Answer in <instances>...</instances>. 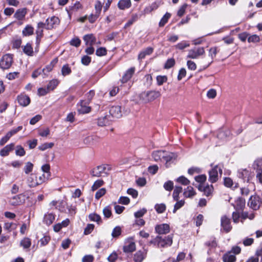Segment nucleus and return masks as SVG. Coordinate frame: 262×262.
I'll list each match as a JSON object with an SVG mask.
<instances>
[{"instance_id": "nucleus-1", "label": "nucleus", "mask_w": 262, "mask_h": 262, "mask_svg": "<svg viewBox=\"0 0 262 262\" xmlns=\"http://www.w3.org/2000/svg\"><path fill=\"white\" fill-rule=\"evenodd\" d=\"M151 157L156 162H165L166 167H169L170 164L176 159L174 154L161 150L154 151L151 154Z\"/></svg>"}, {"instance_id": "nucleus-2", "label": "nucleus", "mask_w": 262, "mask_h": 262, "mask_svg": "<svg viewBox=\"0 0 262 262\" xmlns=\"http://www.w3.org/2000/svg\"><path fill=\"white\" fill-rule=\"evenodd\" d=\"M149 243L158 248H165L171 245L172 238L170 235L166 236H157L151 239Z\"/></svg>"}, {"instance_id": "nucleus-3", "label": "nucleus", "mask_w": 262, "mask_h": 262, "mask_svg": "<svg viewBox=\"0 0 262 262\" xmlns=\"http://www.w3.org/2000/svg\"><path fill=\"white\" fill-rule=\"evenodd\" d=\"M160 96L161 93L159 91H152L142 92L140 94L139 97L143 103H147L154 100Z\"/></svg>"}, {"instance_id": "nucleus-4", "label": "nucleus", "mask_w": 262, "mask_h": 262, "mask_svg": "<svg viewBox=\"0 0 262 262\" xmlns=\"http://www.w3.org/2000/svg\"><path fill=\"white\" fill-rule=\"evenodd\" d=\"M13 62V56L11 54H6L0 59V68L3 70L10 69Z\"/></svg>"}, {"instance_id": "nucleus-5", "label": "nucleus", "mask_w": 262, "mask_h": 262, "mask_svg": "<svg viewBox=\"0 0 262 262\" xmlns=\"http://www.w3.org/2000/svg\"><path fill=\"white\" fill-rule=\"evenodd\" d=\"M111 170V167L107 165H101L93 168L90 172L93 177H99L103 174H106L107 172Z\"/></svg>"}, {"instance_id": "nucleus-6", "label": "nucleus", "mask_w": 262, "mask_h": 262, "mask_svg": "<svg viewBox=\"0 0 262 262\" xmlns=\"http://www.w3.org/2000/svg\"><path fill=\"white\" fill-rule=\"evenodd\" d=\"M219 174L221 176L222 174V168L219 165H215L209 171V181L212 183L217 181Z\"/></svg>"}, {"instance_id": "nucleus-7", "label": "nucleus", "mask_w": 262, "mask_h": 262, "mask_svg": "<svg viewBox=\"0 0 262 262\" xmlns=\"http://www.w3.org/2000/svg\"><path fill=\"white\" fill-rule=\"evenodd\" d=\"M205 53L203 47H195L188 51L187 58L191 59H198Z\"/></svg>"}, {"instance_id": "nucleus-8", "label": "nucleus", "mask_w": 262, "mask_h": 262, "mask_svg": "<svg viewBox=\"0 0 262 262\" xmlns=\"http://www.w3.org/2000/svg\"><path fill=\"white\" fill-rule=\"evenodd\" d=\"M261 200L260 197L257 195L251 196L250 198L248 205L250 208L254 210H257L259 209L261 204Z\"/></svg>"}, {"instance_id": "nucleus-9", "label": "nucleus", "mask_w": 262, "mask_h": 262, "mask_svg": "<svg viewBox=\"0 0 262 262\" xmlns=\"http://www.w3.org/2000/svg\"><path fill=\"white\" fill-rule=\"evenodd\" d=\"M46 22V29L50 30L56 27L59 25L60 20L58 17L54 16L47 18Z\"/></svg>"}, {"instance_id": "nucleus-10", "label": "nucleus", "mask_w": 262, "mask_h": 262, "mask_svg": "<svg viewBox=\"0 0 262 262\" xmlns=\"http://www.w3.org/2000/svg\"><path fill=\"white\" fill-rule=\"evenodd\" d=\"M147 255V250L143 249L138 250L133 256V260L134 262H142L146 258Z\"/></svg>"}, {"instance_id": "nucleus-11", "label": "nucleus", "mask_w": 262, "mask_h": 262, "mask_svg": "<svg viewBox=\"0 0 262 262\" xmlns=\"http://www.w3.org/2000/svg\"><path fill=\"white\" fill-rule=\"evenodd\" d=\"M112 122V117L110 115H105L98 119L97 124L100 126L109 125Z\"/></svg>"}, {"instance_id": "nucleus-12", "label": "nucleus", "mask_w": 262, "mask_h": 262, "mask_svg": "<svg viewBox=\"0 0 262 262\" xmlns=\"http://www.w3.org/2000/svg\"><path fill=\"white\" fill-rule=\"evenodd\" d=\"M24 201V196L22 194H18L10 198L9 203L12 206H17L23 203Z\"/></svg>"}, {"instance_id": "nucleus-13", "label": "nucleus", "mask_w": 262, "mask_h": 262, "mask_svg": "<svg viewBox=\"0 0 262 262\" xmlns=\"http://www.w3.org/2000/svg\"><path fill=\"white\" fill-rule=\"evenodd\" d=\"M221 226L223 230L226 232H229L232 229L230 225V220L226 215L222 217L221 220Z\"/></svg>"}, {"instance_id": "nucleus-14", "label": "nucleus", "mask_w": 262, "mask_h": 262, "mask_svg": "<svg viewBox=\"0 0 262 262\" xmlns=\"http://www.w3.org/2000/svg\"><path fill=\"white\" fill-rule=\"evenodd\" d=\"M88 104L89 102L86 101H81L79 103H78L77 110L78 112L81 114L89 113L91 111V108L88 106Z\"/></svg>"}, {"instance_id": "nucleus-15", "label": "nucleus", "mask_w": 262, "mask_h": 262, "mask_svg": "<svg viewBox=\"0 0 262 262\" xmlns=\"http://www.w3.org/2000/svg\"><path fill=\"white\" fill-rule=\"evenodd\" d=\"M155 230L159 234H166L169 232V225L167 224L158 225L155 227Z\"/></svg>"}, {"instance_id": "nucleus-16", "label": "nucleus", "mask_w": 262, "mask_h": 262, "mask_svg": "<svg viewBox=\"0 0 262 262\" xmlns=\"http://www.w3.org/2000/svg\"><path fill=\"white\" fill-rule=\"evenodd\" d=\"M250 172L246 169H240L237 171V177L244 181L248 182L250 180Z\"/></svg>"}, {"instance_id": "nucleus-17", "label": "nucleus", "mask_w": 262, "mask_h": 262, "mask_svg": "<svg viewBox=\"0 0 262 262\" xmlns=\"http://www.w3.org/2000/svg\"><path fill=\"white\" fill-rule=\"evenodd\" d=\"M110 115L111 117H114L119 118L122 116L121 107L120 106H113L110 110Z\"/></svg>"}, {"instance_id": "nucleus-18", "label": "nucleus", "mask_w": 262, "mask_h": 262, "mask_svg": "<svg viewBox=\"0 0 262 262\" xmlns=\"http://www.w3.org/2000/svg\"><path fill=\"white\" fill-rule=\"evenodd\" d=\"M199 189L203 191L205 195L209 196L213 192V187L212 185L207 184L206 186H203L202 184H200L199 186Z\"/></svg>"}, {"instance_id": "nucleus-19", "label": "nucleus", "mask_w": 262, "mask_h": 262, "mask_svg": "<svg viewBox=\"0 0 262 262\" xmlns=\"http://www.w3.org/2000/svg\"><path fill=\"white\" fill-rule=\"evenodd\" d=\"M27 183L30 187H35L38 186L37 174L35 173L30 174L27 178Z\"/></svg>"}, {"instance_id": "nucleus-20", "label": "nucleus", "mask_w": 262, "mask_h": 262, "mask_svg": "<svg viewBox=\"0 0 262 262\" xmlns=\"http://www.w3.org/2000/svg\"><path fill=\"white\" fill-rule=\"evenodd\" d=\"M135 71V68L132 67L128 69L123 75L121 81L122 83L127 82L132 77Z\"/></svg>"}, {"instance_id": "nucleus-21", "label": "nucleus", "mask_w": 262, "mask_h": 262, "mask_svg": "<svg viewBox=\"0 0 262 262\" xmlns=\"http://www.w3.org/2000/svg\"><path fill=\"white\" fill-rule=\"evenodd\" d=\"M17 101L18 103L23 106H27L30 103V99L29 97L23 94L17 96Z\"/></svg>"}, {"instance_id": "nucleus-22", "label": "nucleus", "mask_w": 262, "mask_h": 262, "mask_svg": "<svg viewBox=\"0 0 262 262\" xmlns=\"http://www.w3.org/2000/svg\"><path fill=\"white\" fill-rule=\"evenodd\" d=\"M83 39L87 46H92L96 43V38L93 34L85 35Z\"/></svg>"}, {"instance_id": "nucleus-23", "label": "nucleus", "mask_w": 262, "mask_h": 262, "mask_svg": "<svg viewBox=\"0 0 262 262\" xmlns=\"http://www.w3.org/2000/svg\"><path fill=\"white\" fill-rule=\"evenodd\" d=\"M14 143H10L7 145L0 150V155L2 157H6L9 155V152L13 150L14 148Z\"/></svg>"}, {"instance_id": "nucleus-24", "label": "nucleus", "mask_w": 262, "mask_h": 262, "mask_svg": "<svg viewBox=\"0 0 262 262\" xmlns=\"http://www.w3.org/2000/svg\"><path fill=\"white\" fill-rule=\"evenodd\" d=\"M230 135V131L227 129L220 130L217 134V137L219 139L225 141L229 139Z\"/></svg>"}, {"instance_id": "nucleus-25", "label": "nucleus", "mask_w": 262, "mask_h": 262, "mask_svg": "<svg viewBox=\"0 0 262 262\" xmlns=\"http://www.w3.org/2000/svg\"><path fill=\"white\" fill-rule=\"evenodd\" d=\"M27 14V9L26 8H21L17 10L16 12L14 15V17L19 20H22L24 19L26 15Z\"/></svg>"}, {"instance_id": "nucleus-26", "label": "nucleus", "mask_w": 262, "mask_h": 262, "mask_svg": "<svg viewBox=\"0 0 262 262\" xmlns=\"http://www.w3.org/2000/svg\"><path fill=\"white\" fill-rule=\"evenodd\" d=\"M136 249V245L134 242H129L126 243L123 247V251L125 253H130L135 251Z\"/></svg>"}, {"instance_id": "nucleus-27", "label": "nucleus", "mask_w": 262, "mask_h": 262, "mask_svg": "<svg viewBox=\"0 0 262 262\" xmlns=\"http://www.w3.org/2000/svg\"><path fill=\"white\" fill-rule=\"evenodd\" d=\"M55 217L53 213L48 212L44 215L43 221L46 225H50L54 221Z\"/></svg>"}, {"instance_id": "nucleus-28", "label": "nucleus", "mask_w": 262, "mask_h": 262, "mask_svg": "<svg viewBox=\"0 0 262 262\" xmlns=\"http://www.w3.org/2000/svg\"><path fill=\"white\" fill-rule=\"evenodd\" d=\"M34 28L30 25H27L22 31L24 36H29L34 34Z\"/></svg>"}, {"instance_id": "nucleus-29", "label": "nucleus", "mask_w": 262, "mask_h": 262, "mask_svg": "<svg viewBox=\"0 0 262 262\" xmlns=\"http://www.w3.org/2000/svg\"><path fill=\"white\" fill-rule=\"evenodd\" d=\"M183 195L185 198H192L195 195V192L192 186H189L184 189Z\"/></svg>"}, {"instance_id": "nucleus-30", "label": "nucleus", "mask_w": 262, "mask_h": 262, "mask_svg": "<svg viewBox=\"0 0 262 262\" xmlns=\"http://www.w3.org/2000/svg\"><path fill=\"white\" fill-rule=\"evenodd\" d=\"M118 6L121 10L129 8L131 6L130 0H120L118 2Z\"/></svg>"}, {"instance_id": "nucleus-31", "label": "nucleus", "mask_w": 262, "mask_h": 262, "mask_svg": "<svg viewBox=\"0 0 262 262\" xmlns=\"http://www.w3.org/2000/svg\"><path fill=\"white\" fill-rule=\"evenodd\" d=\"M223 260L224 262H235L236 257L231 253V252H228L224 255Z\"/></svg>"}, {"instance_id": "nucleus-32", "label": "nucleus", "mask_w": 262, "mask_h": 262, "mask_svg": "<svg viewBox=\"0 0 262 262\" xmlns=\"http://www.w3.org/2000/svg\"><path fill=\"white\" fill-rule=\"evenodd\" d=\"M3 227L5 230L9 233L16 229L17 224L12 222H5Z\"/></svg>"}, {"instance_id": "nucleus-33", "label": "nucleus", "mask_w": 262, "mask_h": 262, "mask_svg": "<svg viewBox=\"0 0 262 262\" xmlns=\"http://www.w3.org/2000/svg\"><path fill=\"white\" fill-rule=\"evenodd\" d=\"M154 49L151 47H148L143 50L138 55L139 59H142L145 57L147 55H150L153 52Z\"/></svg>"}, {"instance_id": "nucleus-34", "label": "nucleus", "mask_w": 262, "mask_h": 262, "mask_svg": "<svg viewBox=\"0 0 262 262\" xmlns=\"http://www.w3.org/2000/svg\"><path fill=\"white\" fill-rule=\"evenodd\" d=\"M245 205V200L242 198H238L233 205L236 209H242Z\"/></svg>"}, {"instance_id": "nucleus-35", "label": "nucleus", "mask_w": 262, "mask_h": 262, "mask_svg": "<svg viewBox=\"0 0 262 262\" xmlns=\"http://www.w3.org/2000/svg\"><path fill=\"white\" fill-rule=\"evenodd\" d=\"M217 54V49L216 47H212L209 49V56L211 57V60L208 63V64L204 67V69L208 67L213 61V59L215 57Z\"/></svg>"}, {"instance_id": "nucleus-36", "label": "nucleus", "mask_w": 262, "mask_h": 262, "mask_svg": "<svg viewBox=\"0 0 262 262\" xmlns=\"http://www.w3.org/2000/svg\"><path fill=\"white\" fill-rule=\"evenodd\" d=\"M31 245V241L28 237L24 238L20 242V246L24 249H28Z\"/></svg>"}, {"instance_id": "nucleus-37", "label": "nucleus", "mask_w": 262, "mask_h": 262, "mask_svg": "<svg viewBox=\"0 0 262 262\" xmlns=\"http://www.w3.org/2000/svg\"><path fill=\"white\" fill-rule=\"evenodd\" d=\"M182 191V187L177 186L175 187L172 193V198L174 201H178L179 199V194Z\"/></svg>"}, {"instance_id": "nucleus-38", "label": "nucleus", "mask_w": 262, "mask_h": 262, "mask_svg": "<svg viewBox=\"0 0 262 262\" xmlns=\"http://www.w3.org/2000/svg\"><path fill=\"white\" fill-rule=\"evenodd\" d=\"M170 17L171 14L168 12H166L161 19L159 23V26L160 27H163L168 22V20L170 18Z\"/></svg>"}, {"instance_id": "nucleus-39", "label": "nucleus", "mask_w": 262, "mask_h": 262, "mask_svg": "<svg viewBox=\"0 0 262 262\" xmlns=\"http://www.w3.org/2000/svg\"><path fill=\"white\" fill-rule=\"evenodd\" d=\"M59 81L56 79L51 80L48 84L47 88L50 91H53L58 84Z\"/></svg>"}, {"instance_id": "nucleus-40", "label": "nucleus", "mask_w": 262, "mask_h": 262, "mask_svg": "<svg viewBox=\"0 0 262 262\" xmlns=\"http://www.w3.org/2000/svg\"><path fill=\"white\" fill-rule=\"evenodd\" d=\"M166 208V205L163 203L157 204L155 206V209L158 213H163L165 211Z\"/></svg>"}, {"instance_id": "nucleus-41", "label": "nucleus", "mask_w": 262, "mask_h": 262, "mask_svg": "<svg viewBox=\"0 0 262 262\" xmlns=\"http://www.w3.org/2000/svg\"><path fill=\"white\" fill-rule=\"evenodd\" d=\"M177 202L174 205V208L173 210V213H175L176 211L182 207L185 204V201L184 200L176 201Z\"/></svg>"}, {"instance_id": "nucleus-42", "label": "nucleus", "mask_w": 262, "mask_h": 262, "mask_svg": "<svg viewBox=\"0 0 262 262\" xmlns=\"http://www.w3.org/2000/svg\"><path fill=\"white\" fill-rule=\"evenodd\" d=\"M176 182L183 185H188L190 184V181L184 176H180L176 179Z\"/></svg>"}, {"instance_id": "nucleus-43", "label": "nucleus", "mask_w": 262, "mask_h": 262, "mask_svg": "<svg viewBox=\"0 0 262 262\" xmlns=\"http://www.w3.org/2000/svg\"><path fill=\"white\" fill-rule=\"evenodd\" d=\"M24 52L29 55L32 56L33 53V50L30 44L27 43L23 48Z\"/></svg>"}, {"instance_id": "nucleus-44", "label": "nucleus", "mask_w": 262, "mask_h": 262, "mask_svg": "<svg viewBox=\"0 0 262 262\" xmlns=\"http://www.w3.org/2000/svg\"><path fill=\"white\" fill-rule=\"evenodd\" d=\"M102 8V5L100 1H96L95 4V14L100 15Z\"/></svg>"}, {"instance_id": "nucleus-45", "label": "nucleus", "mask_w": 262, "mask_h": 262, "mask_svg": "<svg viewBox=\"0 0 262 262\" xmlns=\"http://www.w3.org/2000/svg\"><path fill=\"white\" fill-rule=\"evenodd\" d=\"M71 73V70L68 64L63 65L61 69V73L63 76L69 75Z\"/></svg>"}, {"instance_id": "nucleus-46", "label": "nucleus", "mask_w": 262, "mask_h": 262, "mask_svg": "<svg viewBox=\"0 0 262 262\" xmlns=\"http://www.w3.org/2000/svg\"><path fill=\"white\" fill-rule=\"evenodd\" d=\"M255 217V214L253 212L249 213L248 212H243L241 215V217L243 220L249 219L253 220Z\"/></svg>"}, {"instance_id": "nucleus-47", "label": "nucleus", "mask_w": 262, "mask_h": 262, "mask_svg": "<svg viewBox=\"0 0 262 262\" xmlns=\"http://www.w3.org/2000/svg\"><path fill=\"white\" fill-rule=\"evenodd\" d=\"M26 154L24 148L20 145H17L16 147L15 154L16 156L22 157Z\"/></svg>"}, {"instance_id": "nucleus-48", "label": "nucleus", "mask_w": 262, "mask_h": 262, "mask_svg": "<svg viewBox=\"0 0 262 262\" xmlns=\"http://www.w3.org/2000/svg\"><path fill=\"white\" fill-rule=\"evenodd\" d=\"M89 217L91 221L96 222L98 224L101 221V217L100 215L96 213L90 214Z\"/></svg>"}, {"instance_id": "nucleus-49", "label": "nucleus", "mask_w": 262, "mask_h": 262, "mask_svg": "<svg viewBox=\"0 0 262 262\" xmlns=\"http://www.w3.org/2000/svg\"><path fill=\"white\" fill-rule=\"evenodd\" d=\"M121 233V229L119 226H116L114 228L112 233V236L114 238L118 237Z\"/></svg>"}, {"instance_id": "nucleus-50", "label": "nucleus", "mask_w": 262, "mask_h": 262, "mask_svg": "<svg viewBox=\"0 0 262 262\" xmlns=\"http://www.w3.org/2000/svg\"><path fill=\"white\" fill-rule=\"evenodd\" d=\"M103 214L105 217L109 218L112 215L111 207L110 206H106L103 209Z\"/></svg>"}, {"instance_id": "nucleus-51", "label": "nucleus", "mask_w": 262, "mask_h": 262, "mask_svg": "<svg viewBox=\"0 0 262 262\" xmlns=\"http://www.w3.org/2000/svg\"><path fill=\"white\" fill-rule=\"evenodd\" d=\"M163 187L164 189L168 191H170L173 188V183L171 181H168L166 182L164 185Z\"/></svg>"}, {"instance_id": "nucleus-52", "label": "nucleus", "mask_w": 262, "mask_h": 262, "mask_svg": "<svg viewBox=\"0 0 262 262\" xmlns=\"http://www.w3.org/2000/svg\"><path fill=\"white\" fill-rule=\"evenodd\" d=\"M33 164L32 163L30 162H27L24 168L25 173L28 174L31 172L33 170Z\"/></svg>"}, {"instance_id": "nucleus-53", "label": "nucleus", "mask_w": 262, "mask_h": 262, "mask_svg": "<svg viewBox=\"0 0 262 262\" xmlns=\"http://www.w3.org/2000/svg\"><path fill=\"white\" fill-rule=\"evenodd\" d=\"M137 19L138 15L137 14L133 15L132 18L125 24L124 28H126L131 26L134 22L137 20Z\"/></svg>"}, {"instance_id": "nucleus-54", "label": "nucleus", "mask_w": 262, "mask_h": 262, "mask_svg": "<svg viewBox=\"0 0 262 262\" xmlns=\"http://www.w3.org/2000/svg\"><path fill=\"white\" fill-rule=\"evenodd\" d=\"M190 44L186 41H183L178 43L176 46V48L180 50H183L187 47H189Z\"/></svg>"}, {"instance_id": "nucleus-55", "label": "nucleus", "mask_w": 262, "mask_h": 262, "mask_svg": "<svg viewBox=\"0 0 262 262\" xmlns=\"http://www.w3.org/2000/svg\"><path fill=\"white\" fill-rule=\"evenodd\" d=\"M256 177L258 182L262 184V168L259 166L256 169Z\"/></svg>"}, {"instance_id": "nucleus-56", "label": "nucleus", "mask_w": 262, "mask_h": 262, "mask_svg": "<svg viewBox=\"0 0 262 262\" xmlns=\"http://www.w3.org/2000/svg\"><path fill=\"white\" fill-rule=\"evenodd\" d=\"M53 68V66L52 64H49L45 68L42 70L43 74L45 75L43 78H45L48 76V73L51 72Z\"/></svg>"}, {"instance_id": "nucleus-57", "label": "nucleus", "mask_w": 262, "mask_h": 262, "mask_svg": "<svg viewBox=\"0 0 262 262\" xmlns=\"http://www.w3.org/2000/svg\"><path fill=\"white\" fill-rule=\"evenodd\" d=\"M104 182L102 180H97L96 181L92 187V189L94 191L97 189L99 187L103 185Z\"/></svg>"}, {"instance_id": "nucleus-58", "label": "nucleus", "mask_w": 262, "mask_h": 262, "mask_svg": "<svg viewBox=\"0 0 262 262\" xmlns=\"http://www.w3.org/2000/svg\"><path fill=\"white\" fill-rule=\"evenodd\" d=\"M259 41V37L255 34L251 35L248 38V41L249 42L256 43L258 42Z\"/></svg>"}, {"instance_id": "nucleus-59", "label": "nucleus", "mask_w": 262, "mask_h": 262, "mask_svg": "<svg viewBox=\"0 0 262 262\" xmlns=\"http://www.w3.org/2000/svg\"><path fill=\"white\" fill-rule=\"evenodd\" d=\"M54 145L53 143H45L38 147V148L41 150L44 151L48 148H52Z\"/></svg>"}, {"instance_id": "nucleus-60", "label": "nucleus", "mask_w": 262, "mask_h": 262, "mask_svg": "<svg viewBox=\"0 0 262 262\" xmlns=\"http://www.w3.org/2000/svg\"><path fill=\"white\" fill-rule=\"evenodd\" d=\"M35 33L36 34V43H39V41L40 40V39L42 37V35H43V29L37 28Z\"/></svg>"}, {"instance_id": "nucleus-61", "label": "nucleus", "mask_w": 262, "mask_h": 262, "mask_svg": "<svg viewBox=\"0 0 262 262\" xmlns=\"http://www.w3.org/2000/svg\"><path fill=\"white\" fill-rule=\"evenodd\" d=\"M157 84L159 85H161L163 83L166 82L167 78L166 76H158L157 77Z\"/></svg>"}, {"instance_id": "nucleus-62", "label": "nucleus", "mask_w": 262, "mask_h": 262, "mask_svg": "<svg viewBox=\"0 0 262 262\" xmlns=\"http://www.w3.org/2000/svg\"><path fill=\"white\" fill-rule=\"evenodd\" d=\"M107 51L105 48L100 47L96 51V54L98 56H102L106 54Z\"/></svg>"}, {"instance_id": "nucleus-63", "label": "nucleus", "mask_w": 262, "mask_h": 262, "mask_svg": "<svg viewBox=\"0 0 262 262\" xmlns=\"http://www.w3.org/2000/svg\"><path fill=\"white\" fill-rule=\"evenodd\" d=\"M105 193H106L105 189L104 188H101L96 192L95 198L97 200H99L100 198H101L103 195H104Z\"/></svg>"}, {"instance_id": "nucleus-64", "label": "nucleus", "mask_w": 262, "mask_h": 262, "mask_svg": "<svg viewBox=\"0 0 262 262\" xmlns=\"http://www.w3.org/2000/svg\"><path fill=\"white\" fill-rule=\"evenodd\" d=\"M224 185L227 187L232 188L233 185L232 180L230 178H225L224 181Z\"/></svg>"}]
</instances>
